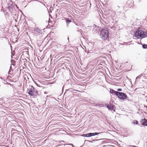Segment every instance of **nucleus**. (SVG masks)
Wrapping results in <instances>:
<instances>
[{
    "label": "nucleus",
    "instance_id": "nucleus-28",
    "mask_svg": "<svg viewBox=\"0 0 147 147\" xmlns=\"http://www.w3.org/2000/svg\"><path fill=\"white\" fill-rule=\"evenodd\" d=\"M117 91H121L122 89L121 88H118L117 89Z\"/></svg>",
    "mask_w": 147,
    "mask_h": 147
},
{
    "label": "nucleus",
    "instance_id": "nucleus-12",
    "mask_svg": "<svg viewBox=\"0 0 147 147\" xmlns=\"http://www.w3.org/2000/svg\"><path fill=\"white\" fill-rule=\"evenodd\" d=\"M65 20L67 24V26L68 27L69 24L71 22V19L69 18H65Z\"/></svg>",
    "mask_w": 147,
    "mask_h": 147
},
{
    "label": "nucleus",
    "instance_id": "nucleus-44",
    "mask_svg": "<svg viewBox=\"0 0 147 147\" xmlns=\"http://www.w3.org/2000/svg\"><path fill=\"white\" fill-rule=\"evenodd\" d=\"M28 29H29V27L28 26Z\"/></svg>",
    "mask_w": 147,
    "mask_h": 147
},
{
    "label": "nucleus",
    "instance_id": "nucleus-22",
    "mask_svg": "<svg viewBox=\"0 0 147 147\" xmlns=\"http://www.w3.org/2000/svg\"><path fill=\"white\" fill-rule=\"evenodd\" d=\"M97 140H92V141H90V140H85V141H84V142L85 143L86 142H91V143H92L94 141H97Z\"/></svg>",
    "mask_w": 147,
    "mask_h": 147
},
{
    "label": "nucleus",
    "instance_id": "nucleus-8",
    "mask_svg": "<svg viewBox=\"0 0 147 147\" xmlns=\"http://www.w3.org/2000/svg\"><path fill=\"white\" fill-rule=\"evenodd\" d=\"M15 6L17 7L18 8V7H17V5H15L13 6V2L10 1L9 3L7 4V8L10 11L12 12L11 10H13V7H14V6Z\"/></svg>",
    "mask_w": 147,
    "mask_h": 147
},
{
    "label": "nucleus",
    "instance_id": "nucleus-2",
    "mask_svg": "<svg viewBox=\"0 0 147 147\" xmlns=\"http://www.w3.org/2000/svg\"><path fill=\"white\" fill-rule=\"evenodd\" d=\"M109 29L105 27L102 28L100 31V37L103 40H106L109 37Z\"/></svg>",
    "mask_w": 147,
    "mask_h": 147
},
{
    "label": "nucleus",
    "instance_id": "nucleus-26",
    "mask_svg": "<svg viewBox=\"0 0 147 147\" xmlns=\"http://www.w3.org/2000/svg\"><path fill=\"white\" fill-rule=\"evenodd\" d=\"M120 7L119 6H117V7H116V8L117 9V12H120V11H119V10H118V9L120 8Z\"/></svg>",
    "mask_w": 147,
    "mask_h": 147
},
{
    "label": "nucleus",
    "instance_id": "nucleus-35",
    "mask_svg": "<svg viewBox=\"0 0 147 147\" xmlns=\"http://www.w3.org/2000/svg\"><path fill=\"white\" fill-rule=\"evenodd\" d=\"M144 107H146V108H147V106L146 105H144Z\"/></svg>",
    "mask_w": 147,
    "mask_h": 147
},
{
    "label": "nucleus",
    "instance_id": "nucleus-47",
    "mask_svg": "<svg viewBox=\"0 0 147 147\" xmlns=\"http://www.w3.org/2000/svg\"><path fill=\"white\" fill-rule=\"evenodd\" d=\"M28 55H29V53H28Z\"/></svg>",
    "mask_w": 147,
    "mask_h": 147
},
{
    "label": "nucleus",
    "instance_id": "nucleus-30",
    "mask_svg": "<svg viewBox=\"0 0 147 147\" xmlns=\"http://www.w3.org/2000/svg\"><path fill=\"white\" fill-rule=\"evenodd\" d=\"M35 83L37 86L40 87V86H39V85L38 84H37V83H36V82H35Z\"/></svg>",
    "mask_w": 147,
    "mask_h": 147
},
{
    "label": "nucleus",
    "instance_id": "nucleus-41",
    "mask_svg": "<svg viewBox=\"0 0 147 147\" xmlns=\"http://www.w3.org/2000/svg\"><path fill=\"white\" fill-rule=\"evenodd\" d=\"M26 34H28V32H26Z\"/></svg>",
    "mask_w": 147,
    "mask_h": 147
},
{
    "label": "nucleus",
    "instance_id": "nucleus-5",
    "mask_svg": "<svg viewBox=\"0 0 147 147\" xmlns=\"http://www.w3.org/2000/svg\"><path fill=\"white\" fill-rule=\"evenodd\" d=\"M116 96L118 98L124 100L127 99V95L125 93L119 92H116Z\"/></svg>",
    "mask_w": 147,
    "mask_h": 147
},
{
    "label": "nucleus",
    "instance_id": "nucleus-10",
    "mask_svg": "<svg viewBox=\"0 0 147 147\" xmlns=\"http://www.w3.org/2000/svg\"><path fill=\"white\" fill-rule=\"evenodd\" d=\"M105 107H107L109 110H112L115 106L113 104H111L110 105H105Z\"/></svg>",
    "mask_w": 147,
    "mask_h": 147
},
{
    "label": "nucleus",
    "instance_id": "nucleus-45",
    "mask_svg": "<svg viewBox=\"0 0 147 147\" xmlns=\"http://www.w3.org/2000/svg\"><path fill=\"white\" fill-rule=\"evenodd\" d=\"M94 26H95V25H94ZM95 28L96 27V26H95Z\"/></svg>",
    "mask_w": 147,
    "mask_h": 147
},
{
    "label": "nucleus",
    "instance_id": "nucleus-14",
    "mask_svg": "<svg viewBox=\"0 0 147 147\" xmlns=\"http://www.w3.org/2000/svg\"><path fill=\"white\" fill-rule=\"evenodd\" d=\"M96 26V27L94 28L93 30H92L93 33L94 34L97 33L99 31L98 27L96 26Z\"/></svg>",
    "mask_w": 147,
    "mask_h": 147
},
{
    "label": "nucleus",
    "instance_id": "nucleus-34",
    "mask_svg": "<svg viewBox=\"0 0 147 147\" xmlns=\"http://www.w3.org/2000/svg\"><path fill=\"white\" fill-rule=\"evenodd\" d=\"M28 75H29V76H30V77L31 78L33 79L32 78V77L31 76V75H30V74H28Z\"/></svg>",
    "mask_w": 147,
    "mask_h": 147
},
{
    "label": "nucleus",
    "instance_id": "nucleus-6",
    "mask_svg": "<svg viewBox=\"0 0 147 147\" xmlns=\"http://www.w3.org/2000/svg\"><path fill=\"white\" fill-rule=\"evenodd\" d=\"M104 133V132H95V133H89L86 134H84L81 135V136L83 137H90L92 136H96L97 135L99 134H100L101 133Z\"/></svg>",
    "mask_w": 147,
    "mask_h": 147
},
{
    "label": "nucleus",
    "instance_id": "nucleus-11",
    "mask_svg": "<svg viewBox=\"0 0 147 147\" xmlns=\"http://www.w3.org/2000/svg\"><path fill=\"white\" fill-rule=\"evenodd\" d=\"M60 11V10L59 9H57L55 11V16L56 18H57V19H58L61 16H60V13H59Z\"/></svg>",
    "mask_w": 147,
    "mask_h": 147
},
{
    "label": "nucleus",
    "instance_id": "nucleus-46",
    "mask_svg": "<svg viewBox=\"0 0 147 147\" xmlns=\"http://www.w3.org/2000/svg\"><path fill=\"white\" fill-rule=\"evenodd\" d=\"M28 104L29 105V103H28Z\"/></svg>",
    "mask_w": 147,
    "mask_h": 147
},
{
    "label": "nucleus",
    "instance_id": "nucleus-21",
    "mask_svg": "<svg viewBox=\"0 0 147 147\" xmlns=\"http://www.w3.org/2000/svg\"><path fill=\"white\" fill-rule=\"evenodd\" d=\"M67 90L69 91L70 92H71L72 91H73V90H74V91H78V90H75L73 88H69V89H68Z\"/></svg>",
    "mask_w": 147,
    "mask_h": 147
},
{
    "label": "nucleus",
    "instance_id": "nucleus-7",
    "mask_svg": "<svg viewBox=\"0 0 147 147\" xmlns=\"http://www.w3.org/2000/svg\"><path fill=\"white\" fill-rule=\"evenodd\" d=\"M34 31L37 32V35H41L42 36L44 34L45 31L43 29H40L38 28H36L34 29Z\"/></svg>",
    "mask_w": 147,
    "mask_h": 147
},
{
    "label": "nucleus",
    "instance_id": "nucleus-42",
    "mask_svg": "<svg viewBox=\"0 0 147 147\" xmlns=\"http://www.w3.org/2000/svg\"><path fill=\"white\" fill-rule=\"evenodd\" d=\"M45 94H47V93H46V92H45Z\"/></svg>",
    "mask_w": 147,
    "mask_h": 147
},
{
    "label": "nucleus",
    "instance_id": "nucleus-43",
    "mask_svg": "<svg viewBox=\"0 0 147 147\" xmlns=\"http://www.w3.org/2000/svg\"><path fill=\"white\" fill-rule=\"evenodd\" d=\"M66 144H64V146H65Z\"/></svg>",
    "mask_w": 147,
    "mask_h": 147
},
{
    "label": "nucleus",
    "instance_id": "nucleus-50",
    "mask_svg": "<svg viewBox=\"0 0 147 147\" xmlns=\"http://www.w3.org/2000/svg\"><path fill=\"white\" fill-rule=\"evenodd\" d=\"M28 43H29L28 42ZM28 45H29L28 44Z\"/></svg>",
    "mask_w": 147,
    "mask_h": 147
},
{
    "label": "nucleus",
    "instance_id": "nucleus-17",
    "mask_svg": "<svg viewBox=\"0 0 147 147\" xmlns=\"http://www.w3.org/2000/svg\"><path fill=\"white\" fill-rule=\"evenodd\" d=\"M96 105L97 106H99L100 107H104L105 106V105L104 104L100 103H97L96 104Z\"/></svg>",
    "mask_w": 147,
    "mask_h": 147
},
{
    "label": "nucleus",
    "instance_id": "nucleus-29",
    "mask_svg": "<svg viewBox=\"0 0 147 147\" xmlns=\"http://www.w3.org/2000/svg\"><path fill=\"white\" fill-rule=\"evenodd\" d=\"M69 145H71L72 147H74V145L72 144H69Z\"/></svg>",
    "mask_w": 147,
    "mask_h": 147
},
{
    "label": "nucleus",
    "instance_id": "nucleus-25",
    "mask_svg": "<svg viewBox=\"0 0 147 147\" xmlns=\"http://www.w3.org/2000/svg\"><path fill=\"white\" fill-rule=\"evenodd\" d=\"M18 15L17 16L16 14H14L13 15V18L14 19L15 18H18Z\"/></svg>",
    "mask_w": 147,
    "mask_h": 147
},
{
    "label": "nucleus",
    "instance_id": "nucleus-13",
    "mask_svg": "<svg viewBox=\"0 0 147 147\" xmlns=\"http://www.w3.org/2000/svg\"><path fill=\"white\" fill-rule=\"evenodd\" d=\"M120 18L123 19H125L127 17L125 16V14L123 12H121L119 15Z\"/></svg>",
    "mask_w": 147,
    "mask_h": 147
},
{
    "label": "nucleus",
    "instance_id": "nucleus-20",
    "mask_svg": "<svg viewBox=\"0 0 147 147\" xmlns=\"http://www.w3.org/2000/svg\"><path fill=\"white\" fill-rule=\"evenodd\" d=\"M142 47L144 49H147V44H142Z\"/></svg>",
    "mask_w": 147,
    "mask_h": 147
},
{
    "label": "nucleus",
    "instance_id": "nucleus-19",
    "mask_svg": "<svg viewBox=\"0 0 147 147\" xmlns=\"http://www.w3.org/2000/svg\"><path fill=\"white\" fill-rule=\"evenodd\" d=\"M142 77L144 78L145 79H147V75L146 74H141Z\"/></svg>",
    "mask_w": 147,
    "mask_h": 147
},
{
    "label": "nucleus",
    "instance_id": "nucleus-1",
    "mask_svg": "<svg viewBox=\"0 0 147 147\" xmlns=\"http://www.w3.org/2000/svg\"><path fill=\"white\" fill-rule=\"evenodd\" d=\"M22 57H24V58L22 59V60L23 61V66H22V68L24 69H25L24 71L25 72V74H24L23 76L24 77V86L25 84V86H27V78H28V76H27L26 74L28 73V72H26L27 71V69H28L27 67V62L26 58H28V52L27 51H24L22 52Z\"/></svg>",
    "mask_w": 147,
    "mask_h": 147
},
{
    "label": "nucleus",
    "instance_id": "nucleus-49",
    "mask_svg": "<svg viewBox=\"0 0 147 147\" xmlns=\"http://www.w3.org/2000/svg\"><path fill=\"white\" fill-rule=\"evenodd\" d=\"M29 49V48L28 47V49ZM28 51L29 50V49H28Z\"/></svg>",
    "mask_w": 147,
    "mask_h": 147
},
{
    "label": "nucleus",
    "instance_id": "nucleus-27",
    "mask_svg": "<svg viewBox=\"0 0 147 147\" xmlns=\"http://www.w3.org/2000/svg\"><path fill=\"white\" fill-rule=\"evenodd\" d=\"M59 142L61 144H59V146H61V145L63 144L62 143V142H63V143L65 142L64 141H60Z\"/></svg>",
    "mask_w": 147,
    "mask_h": 147
},
{
    "label": "nucleus",
    "instance_id": "nucleus-18",
    "mask_svg": "<svg viewBox=\"0 0 147 147\" xmlns=\"http://www.w3.org/2000/svg\"><path fill=\"white\" fill-rule=\"evenodd\" d=\"M28 23L31 24L32 26H34L35 25V23L34 22L31 21L30 20H28Z\"/></svg>",
    "mask_w": 147,
    "mask_h": 147
},
{
    "label": "nucleus",
    "instance_id": "nucleus-40",
    "mask_svg": "<svg viewBox=\"0 0 147 147\" xmlns=\"http://www.w3.org/2000/svg\"><path fill=\"white\" fill-rule=\"evenodd\" d=\"M67 39L69 40V38L68 37V38H67Z\"/></svg>",
    "mask_w": 147,
    "mask_h": 147
},
{
    "label": "nucleus",
    "instance_id": "nucleus-16",
    "mask_svg": "<svg viewBox=\"0 0 147 147\" xmlns=\"http://www.w3.org/2000/svg\"><path fill=\"white\" fill-rule=\"evenodd\" d=\"M116 92H118V91H115L113 89H110V93L112 94H114V95H116Z\"/></svg>",
    "mask_w": 147,
    "mask_h": 147
},
{
    "label": "nucleus",
    "instance_id": "nucleus-23",
    "mask_svg": "<svg viewBox=\"0 0 147 147\" xmlns=\"http://www.w3.org/2000/svg\"><path fill=\"white\" fill-rule=\"evenodd\" d=\"M132 123L134 125H137L138 123V121L137 120H135L133 121Z\"/></svg>",
    "mask_w": 147,
    "mask_h": 147
},
{
    "label": "nucleus",
    "instance_id": "nucleus-38",
    "mask_svg": "<svg viewBox=\"0 0 147 147\" xmlns=\"http://www.w3.org/2000/svg\"><path fill=\"white\" fill-rule=\"evenodd\" d=\"M24 22V23H26V22H25H25Z\"/></svg>",
    "mask_w": 147,
    "mask_h": 147
},
{
    "label": "nucleus",
    "instance_id": "nucleus-48",
    "mask_svg": "<svg viewBox=\"0 0 147 147\" xmlns=\"http://www.w3.org/2000/svg\"><path fill=\"white\" fill-rule=\"evenodd\" d=\"M28 66H29V64L28 65Z\"/></svg>",
    "mask_w": 147,
    "mask_h": 147
},
{
    "label": "nucleus",
    "instance_id": "nucleus-36",
    "mask_svg": "<svg viewBox=\"0 0 147 147\" xmlns=\"http://www.w3.org/2000/svg\"><path fill=\"white\" fill-rule=\"evenodd\" d=\"M64 86L63 87H62V91H63V88H64Z\"/></svg>",
    "mask_w": 147,
    "mask_h": 147
},
{
    "label": "nucleus",
    "instance_id": "nucleus-15",
    "mask_svg": "<svg viewBox=\"0 0 147 147\" xmlns=\"http://www.w3.org/2000/svg\"><path fill=\"white\" fill-rule=\"evenodd\" d=\"M92 49H93V48H92V47H90L88 49V51H86V50H85V52H86L88 54L89 53H92L93 52V51Z\"/></svg>",
    "mask_w": 147,
    "mask_h": 147
},
{
    "label": "nucleus",
    "instance_id": "nucleus-24",
    "mask_svg": "<svg viewBox=\"0 0 147 147\" xmlns=\"http://www.w3.org/2000/svg\"><path fill=\"white\" fill-rule=\"evenodd\" d=\"M142 77L141 74V75H139V76H138L136 78V81H138V78H140Z\"/></svg>",
    "mask_w": 147,
    "mask_h": 147
},
{
    "label": "nucleus",
    "instance_id": "nucleus-3",
    "mask_svg": "<svg viewBox=\"0 0 147 147\" xmlns=\"http://www.w3.org/2000/svg\"><path fill=\"white\" fill-rule=\"evenodd\" d=\"M28 91V94L33 98L36 97L37 96H39L38 91L32 85H29Z\"/></svg>",
    "mask_w": 147,
    "mask_h": 147
},
{
    "label": "nucleus",
    "instance_id": "nucleus-32",
    "mask_svg": "<svg viewBox=\"0 0 147 147\" xmlns=\"http://www.w3.org/2000/svg\"><path fill=\"white\" fill-rule=\"evenodd\" d=\"M12 61H11V63H12L11 64V65H13L14 66V64L12 62Z\"/></svg>",
    "mask_w": 147,
    "mask_h": 147
},
{
    "label": "nucleus",
    "instance_id": "nucleus-33",
    "mask_svg": "<svg viewBox=\"0 0 147 147\" xmlns=\"http://www.w3.org/2000/svg\"><path fill=\"white\" fill-rule=\"evenodd\" d=\"M11 66L10 67V69H9V72H8V73H9V72L10 71H11Z\"/></svg>",
    "mask_w": 147,
    "mask_h": 147
},
{
    "label": "nucleus",
    "instance_id": "nucleus-39",
    "mask_svg": "<svg viewBox=\"0 0 147 147\" xmlns=\"http://www.w3.org/2000/svg\"><path fill=\"white\" fill-rule=\"evenodd\" d=\"M28 59L30 61V59H29V58H28Z\"/></svg>",
    "mask_w": 147,
    "mask_h": 147
},
{
    "label": "nucleus",
    "instance_id": "nucleus-9",
    "mask_svg": "<svg viewBox=\"0 0 147 147\" xmlns=\"http://www.w3.org/2000/svg\"><path fill=\"white\" fill-rule=\"evenodd\" d=\"M141 124L144 126H147V119L144 118L142 119L140 121Z\"/></svg>",
    "mask_w": 147,
    "mask_h": 147
},
{
    "label": "nucleus",
    "instance_id": "nucleus-37",
    "mask_svg": "<svg viewBox=\"0 0 147 147\" xmlns=\"http://www.w3.org/2000/svg\"><path fill=\"white\" fill-rule=\"evenodd\" d=\"M28 144H30V146H31V145H30V144L29 143V142H28Z\"/></svg>",
    "mask_w": 147,
    "mask_h": 147
},
{
    "label": "nucleus",
    "instance_id": "nucleus-31",
    "mask_svg": "<svg viewBox=\"0 0 147 147\" xmlns=\"http://www.w3.org/2000/svg\"><path fill=\"white\" fill-rule=\"evenodd\" d=\"M18 19V18H15V19H14V20L16 22H17V19Z\"/></svg>",
    "mask_w": 147,
    "mask_h": 147
},
{
    "label": "nucleus",
    "instance_id": "nucleus-4",
    "mask_svg": "<svg viewBox=\"0 0 147 147\" xmlns=\"http://www.w3.org/2000/svg\"><path fill=\"white\" fill-rule=\"evenodd\" d=\"M147 36V33L142 30H137L134 33V36L138 39L143 38Z\"/></svg>",
    "mask_w": 147,
    "mask_h": 147
}]
</instances>
